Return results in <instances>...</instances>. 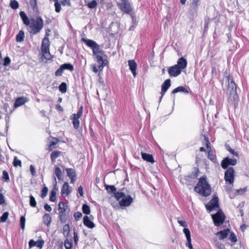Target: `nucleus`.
Returning a JSON list of instances; mask_svg holds the SVG:
<instances>
[{"label": "nucleus", "mask_w": 249, "mask_h": 249, "mask_svg": "<svg viewBox=\"0 0 249 249\" xmlns=\"http://www.w3.org/2000/svg\"><path fill=\"white\" fill-rule=\"evenodd\" d=\"M81 40L92 50L93 55L99 64V69L102 70L108 63L105 52L100 48L99 45L94 40L85 38H82Z\"/></svg>", "instance_id": "nucleus-1"}, {"label": "nucleus", "mask_w": 249, "mask_h": 249, "mask_svg": "<svg viewBox=\"0 0 249 249\" xmlns=\"http://www.w3.org/2000/svg\"><path fill=\"white\" fill-rule=\"evenodd\" d=\"M194 190L195 191L204 196H208L210 195L211 193V188L210 185L206 180V176L205 175H204L199 178Z\"/></svg>", "instance_id": "nucleus-2"}, {"label": "nucleus", "mask_w": 249, "mask_h": 249, "mask_svg": "<svg viewBox=\"0 0 249 249\" xmlns=\"http://www.w3.org/2000/svg\"><path fill=\"white\" fill-rule=\"evenodd\" d=\"M228 92H229V97L228 100L232 104H235L238 101V96L236 91V85L234 82L233 80L229 76L228 77Z\"/></svg>", "instance_id": "nucleus-3"}, {"label": "nucleus", "mask_w": 249, "mask_h": 249, "mask_svg": "<svg viewBox=\"0 0 249 249\" xmlns=\"http://www.w3.org/2000/svg\"><path fill=\"white\" fill-rule=\"evenodd\" d=\"M29 32L36 35L40 32L43 27V20L41 17L38 16L36 19L31 18L30 25H29Z\"/></svg>", "instance_id": "nucleus-4"}, {"label": "nucleus", "mask_w": 249, "mask_h": 249, "mask_svg": "<svg viewBox=\"0 0 249 249\" xmlns=\"http://www.w3.org/2000/svg\"><path fill=\"white\" fill-rule=\"evenodd\" d=\"M105 186L107 192L109 194L112 193L117 200H119L122 197L125 196V191H126V189L124 188L117 192V189L114 185H105Z\"/></svg>", "instance_id": "nucleus-5"}, {"label": "nucleus", "mask_w": 249, "mask_h": 249, "mask_svg": "<svg viewBox=\"0 0 249 249\" xmlns=\"http://www.w3.org/2000/svg\"><path fill=\"white\" fill-rule=\"evenodd\" d=\"M117 4L121 11L126 14H130L132 18H133V14H131L132 8L128 0H120V1H117Z\"/></svg>", "instance_id": "nucleus-6"}, {"label": "nucleus", "mask_w": 249, "mask_h": 249, "mask_svg": "<svg viewBox=\"0 0 249 249\" xmlns=\"http://www.w3.org/2000/svg\"><path fill=\"white\" fill-rule=\"evenodd\" d=\"M58 206L60 220L63 223H65L67 220L66 211L68 208V206L66 203L61 201L59 203Z\"/></svg>", "instance_id": "nucleus-7"}, {"label": "nucleus", "mask_w": 249, "mask_h": 249, "mask_svg": "<svg viewBox=\"0 0 249 249\" xmlns=\"http://www.w3.org/2000/svg\"><path fill=\"white\" fill-rule=\"evenodd\" d=\"M212 217L214 225L219 227L224 223L225 215L221 210H219L216 213L212 215Z\"/></svg>", "instance_id": "nucleus-8"}, {"label": "nucleus", "mask_w": 249, "mask_h": 249, "mask_svg": "<svg viewBox=\"0 0 249 249\" xmlns=\"http://www.w3.org/2000/svg\"><path fill=\"white\" fill-rule=\"evenodd\" d=\"M50 41L48 37H45L42 41L41 50L44 57L47 59H49V55H50L49 52Z\"/></svg>", "instance_id": "nucleus-9"}, {"label": "nucleus", "mask_w": 249, "mask_h": 249, "mask_svg": "<svg viewBox=\"0 0 249 249\" xmlns=\"http://www.w3.org/2000/svg\"><path fill=\"white\" fill-rule=\"evenodd\" d=\"M83 113V107H81L76 114H73L71 117V119L72 120V123L75 129H77L79 126V120L78 119L82 116Z\"/></svg>", "instance_id": "nucleus-10"}, {"label": "nucleus", "mask_w": 249, "mask_h": 249, "mask_svg": "<svg viewBox=\"0 0 249 249\" xmlns=\"http://www.w3.org/2000/svg\"><path fill=\"white\" fill-rule=\"evenodd\" d=\"M234 170L232 167H229L225 172L224 179L226 182L231 184L234 181Z\"/></svg>", "instance_id": "nucleus-11"}, {"label": "nucleus", "mask_w": 249, "mask_h": 249, "mask_svg": "<svg viewBox=\"0 0 249 249\" xmlns=\"http://www.w3.org/2000/svg\"><path fill=\"white\" fill-rule=\"evenodd\" d=\"M237 163V160L235 159H231L229 157L225 158L221 161V167L224 169H228L229 165L234 166Z\"/></svg>", "instance_id": "nucleus-12"}, {"label": "nucleus", "mask_w": 249, "mask_h": 249, "mask_svg": "<svg viewBox=\"0 0 249 249\" xmlns=\"http://www.w3.org/2000/svg\"><path fill=\"white\" fill-rule=\"evenodd\" d=\"M217 207H219V199L218 197L214 195L209 202V204L206 205V208L207 210L212 211L215 208Z\"/></svg>", "instance_id": "nucleus-13"}, {"label": "nucleus", "mask_w": 249, "mask_h": 249, "mask_svg": "<svg viewBox=\"0 0 249 249\" xmlns=\"http://www.w3.org/2000/svg\"><path fill=\"white\" fill-rule=\"evenodd\" d=\"M122 199L119 201V205L121 207H127L131 205L133 201V198L130 195H126L125 194V196L122 197Z\"/></svg>", "instance_id": "nucleus-14"}, {"label": "nucleus", "mask_w": 249, "mask_h": 249, "mask_svg": "<svg viewBox=\"0 0 249 249\" xmlns=\"http://www.w3.org/2000/svg\"><path fill=\"white\" fill-rule=\"evenodd\" d=\"M168 72L170 76L177 77L181 73V71L175 65L168 69Z\"/></svg>", "instance_id": "nucleus-15"}, {"label": "nucleus", "mask_w": 249, "mask_h": 249, "mask_svg": "<svg viewBox=\"0 0 249 249\" xmlns=\"http://www.w3.org/2000/svg\"><path fill=\"white\" fill-rule=\"evenodd\" d=\"M180 70L182 71V70L185 69L187 65V61L184 57H181L179 58L177 62V64L175 65Z\"/></svg>", "instance_id": "nucleus-16"}, {"label": "nucleus", "mask_w": 249, "mask_h": 249, "mask_svg": "<svg viewBox=\"0 0 249 249\" xmlns=\"http://www.w3.org/2000/svg\"><path fill=\"white\" fill-rule=\"evenodd\" d=\"M171 86V81L169 79L166 80L161 86V96L160 97V100L162 98V96L165 94V93L167 91L169 88Z\"/></svg>", "instance_id": "nucleus-17"}, {"label": "nucleus", "mask_w": 249, "mask_h": 249, "mask_svg": "<svg viewBox=\"0 0 249 249\" xmlns=\"http://www.w3.org/2000/svg\"><path fill=\"white\" fill-rule=\"evenodd\" d=\"M44 243V241L43 240L35 241L34 240L31 239L29 242V248H32L34 246H36L41 249L43 246Z\"/></svg>", "instance_id": "nucleus-18"}, {"label": "nucleus", "mask_w": 249, "mask_h": 249, "mask_svg": "<svg viewBox=\"0 0 249 249\" xmlns=\"http://www.w3.org/2000/svg\"><path fill=\"white\" fill-rule=\"evenodd\" d=\"M129 69L131 71L134 77L136 75V69L137 67V63L134 60H129L128 61Z\"/></svg>", "instance_id": "nucleus-19"}, {"label": "nucleus", "mask_w": 249, "mask_h": 249, "mask_svg": "<svg viewBox=\"0 0 249 249\" xmlns=\"http://www.w3.org/2000/svg\"><path fill=\"white\" fill-rule=\"evenodd\" d=\"M71 193V190L70 189V186L69 183L67 182H65L62 187L61 191V194L62 196L65 195L66 196H68Z\"/></svg>", "instance_id": "nucleus-20"}, {"label": "nucleus", "mask_w": 249, "mask_h": 249, "mask_svg": "<svg viewBox=\"0 0 249 249\" xmlns=\"http://www.w3.org/2000/svg\"><path fill=\"white\" fill-rule=\"evenodd\" d=\"M230 231V230L229 229H226L216 232L215 234L216 235H219V239L223 240L227 237Z\"/></svg>", "instance_id": "nucleus-21"}, {"label": "nucleus", "mask_w": 249, "mask_h": 249, "mask_svg": "<svg viewBox=\"0 0 249 249\" xmlns=\"http://www.w3.org/2000/svg\"><path fill=\"white\" fill-rule=\"evenodd\" d=\"M83 223L85 226L90 229H92L95 226L93 222L87 215L85 216L83 218Z\"/></svg>", "instance_id": "nucleus-22"}, {"label": "nucleus", "mask_w": 249, "mask_h": 249, "mask_svg": "<svg viewBox=\"0 0 249 249\" xmlns=\"http://www.w3.org/2000/svg\"><path fill=\"white\" fill-rule=\"evenodd\" d=\"M142 158L144 160L147 162L154 163V160L152 155L145 153H142Z\"/></svg>", "instance_id": "nucleus-23"}, {"label": "nucleus", "mask_w": 249, "mask_h": 249, "mask_svg": "<svg viewBox=\"0 0 249 249\" xmlns=\"http://www.w3.org/2000/svg\"><path fill=\"white\" fill-rule=\"evenodd\" d=\"M199 173V169L197 167H195L194 168V171L189 174L188 176L186 177L184 179V180L188 179V178H197Z\"/></svg>", "instance_id": "nucleus-24"}, {"label": "nucleus", "mask_w": 249, "mask_h": 249, "mask_svg": "<svg viewBox=\"0 0 249 249\" xmlns=\"http://www.w3.org/2000/svg\"><path fill=\"white\" fill-rule=\"evenodd\" d=\"M27 102L26 98L21 97L18 98L15 101L14 106L18 107L23 105L25 102Z\"/></svg>", "instance_id": "nucleus-25"}, {"label": "nucleus", "mask_w": 249, "mask_h": 249, "mask_svg": "<svg viewBox=\"0 0 249 249\" xmlns=\"http://www.w3.org/2000/svg\"><path fill=\"white\" fill-rule=\"evenodd\" d=\"M178 92H183L186 94H188L189 93L188 89L183 86H179L173 89L172 91V93H176Z\"/></svg>", "instance_id": "nucleus-26"}, {"label": "nucleus", "mask_w": 249, "mask_h": 249, "mask_svg": "<svg viewBox=\"0 0 249 249\" xmlns=\"http://www.w3.org/2000/svg\"><path fill=\"white\" fill-rule=\"evenodd\" d=\"M52 221V217L49 213H46L43 216V223L49 227Z\"/></svg>", "instance_id": "nucleus-27"}, {"label": "nucleus", "mask_w": 249, "mask_h": 249, "mask_svg": "<svg viewBox=\"0 0 249 249\" xmlns=\"http://www.w3.org/2000/svg\"><path fill=\"white\" fill-rule=\"evenodd\" d=\"M61 153L62 152L59 151H54L51 153V159L52 164H53L55 162V160L61 155Z\"/></svg>", "instance_id": "nucleus-28"}, {"label": "nucleus", "mask_w": 249, "mask_h": 249, "mask_svg": "<svg viewBox=\"0 0 249 249\" xmlns=\"http://www.w3.org/2000/svg\"><path fill=\"white\" fill-rule=\"evenodd\" d=\"M66 171L67 172V176L69 178H76V174L74 169L72 168H67Z\"/></svg>", "instance_id": "nucleus-29"}, {"label": "nucleus", "mask_w": 249, "mask_h": 249, "mask_svg": "<svg viewBox=\"0 0 249 249\" xmlns=\"http://www.w3.org/2000/svg\"><path fill=\"white\" fill-rule=\"evenodd\" d=\"M24 38V33L23 31L20 30L16 36V41L18 42H22Z\"/></svg>", "instance_id": "nucleus-30"}, {"label": "nucleus", "mask_w": 249, "mask_h": 249, "mask_svg": "<svg viewBox=\"0 0 249 249\" xmlns=\"http://www.w3.org/2000/svg\"><path fill=\"white\" fill-rule=\"evenodd\" d=\"M208 159L213 161V163L217 162V159L215 155L213 154L212 151L210 149L208 153Z\"/></svg>", "instance_id": "nucleus-31"}, {"label": "nucleus", "mask_w": 249, "mask_h": 249, "mask_svg": "<svg viewBox=\"0 0 249 249\" xmlns=\"http://www.w3.org/2000/svg\"><path fill=\"white\" fill-rule=\"evenodd\" d=\"M54 174L59 180H60L62 179V171H61V169L58 166H55Z\"/></svg>", "instance_id": "nucleus-32"}, {"label": "nucleus", "mask_w": 249, "mask_h": 249, "mask_svg": "<svg viewBox=\"0 0 249 249\" xmlns=\"http://www.w3.org/2000/svg\"><path fill=\"white\" fill-rule=\"evenodd\" d=\"M63 70H68L70 71H72L74 70L73 65L70 63H65L61 65Z\"/></svg>", "instance_id": "nucleus-33"}, {"label": "nucleus", "mask_w": 249, "mask_h": 249, "mask_svg": "<svg viewBox=\"0 0 249 249\" xmlns=\"http://www.w3.org/2000/svg\"><path fill=\"white\" fill-rule=\"evenodd\" d=\"M82 212L84 213L89 214L90 213V207L87 204H84L82 206Z\"/></svg>", "instance_id": "nucleus-34"}, {"label": "nucleus", "mask_w": 249, "mask_h": 249, "mask_svg": "<svg viewBox=\"0 0 249 249\" xmlns=\"http://www.w3.org/2000/svg\"><path fill=\"white\" fill-rule=\"evenodd\" d=\"M59 91L63 93H65L67 91V84L62 82L58 87Z\"/></svg>", "instance_id": "nucleus-35"}, {"label": "nucleus", "mask_w": 249, "mask_h": 249, "mask_svg": "<svg viewBox=\"0 0 249 249\" xmlns=\"http://www.w3.org/2000/svg\"><path fill=\"white\" fill-rule=\"evenodd\" d=\"M10 6L13 9H17L18 8L19 4L16 0H11L10 3Z\"/></svg>", "instance_id": "nucleus-36"}, {"label": "nucleus", "mask_w": 249, "mask_h": 249, "mask_svg": "<svg viewBox=\"0 0 249 249\" xmlns=\"http://www.w3.org/2000/svg\"><path fill=\"white\" fill-rule=\"evenodd\" d=\"M72 243L71 240L66 239L64 241V246L66 249H71L72 248Z\"/></svg>", "instance_id": "nucleus-37"}, {"label": "nucleus", "mask_w": 249, "mask_h": 249, "mask_svg": "<svg viewBox=\"0 0 249 249\" xmlns=\"http://www.w3.org/2000/svg\"><path fill=\"white\" fill-rule=\"evenodd\" d=\"M70 232V226L68 224H66L63 227V233L65 236H68Z\"/></svg>", "instance_id": "nucleus-38"}, {"label": "nucleus", "mask_w": 249, "mask_h": 249, "mask_svg": "<svg viewBox=\"0 0 249 249\" xmlns=\"http://www.w3.org/2000/svg\"><path fill=\"white\" fill-rule=\"evenodd\" d=\"M9 213L8 212H4L0 217V222L4 223L7 220Z\"/></svg>", "instance_id": "nucleus-39"}, {"label": "nucleus", "mask_w": 249, "mask_h": 249, "mask_svg": "<svg viewBox=\"0 0 249 249\" xmlns=\"http://www.w3.org/2000/svg\"><path fill=\"white\" fill-rule=\"evenodd\" d=\"M30 205L32 207H36V202L35 200V197L32 196L30 195Z\"/></svg>", "instance_id": "nucleus-40"}, {"label": "nucleus", "mask_w": 249, "mask_h": 249, "mask_svg": "<svg viewBox=\"0 0 249 249\" xmlns=\"http://www.w3.org/2000/svg\"><path fill=\"white\" fill-rule=\"evenodd\" d=\"M229 239L233 243H235L237 241V237L236 235L233 232H231Z\"/></svg>", "instance_id": "nucleus-41"}, {"label": "nucleus", "mask_w": 249, "mask_h": 249, "mask_svg": "<svg viewBox=\"0 0 249 249\" xmlns=\"http://www.w3.org/2000/svg\"><path fill=\"white\" fill-rule=\"evenodd\" d=\"M56 194L54 192L50 191V200L52 202H55L56 199Z\"/></svg>", "instance_id": "nucleus-42"}, {"label": "nucleus", "mask_w": 249, "mask_h": 249, "mask_svg": "<svg viewBox=\"0 0 249 249\" xmlns=\"http://www.w3.org/2000/svg\"><path fill=\"white\" fill-rule=\"evenodd\" d=\"M48 191V189L46 186H44L41 190V197L43 198L46 196Z\"/></svg>", "instance_id": "nucleus-43"}, {"label": "nucleus", "mask_w": 249, "mask_h": 249, "mask_svg": "<svg viewBox=\"0 0 249 249\" xmlns=\"http://www.w3.org/2000/svg\"><path fill=\"white\" fill-rule=\"evenodd\" d=\"M20 223L21 229L23 230L25 229V218L24 216H21L20 218Z\"/></svg>", "instance_id": "nucleus-44"}, {"label": "nucleus", "mask_w": 249, "mask_h": 249, "mask_svg": "<svg viewBox=\"0 0 249 249\" xmlns=\"http://www.w3.org/2000/svg\"><path fill=\"white\" fill-rule=\"evenodd\" d=\"M2 178V179L5 180V181L7 182L9 180V175L6 171H3Z\"/></svg>", "instance_id": "nucleus-45"}, {"label": "nucleus", "mask_w": 249, "mask_h": 249, "mask_svg": "<svg viewBox=\"0 0 249 249\" xmlns=\"http://www.w3.org/2000/svg\"><path fill=\"white\" fill-rule=\"evenodd\" d=\"M13 165L15 167L18 166H21V161L20 160H18L16 157H15L13 161Z\"/></svg>", "instance_id": "nucleus-46"}, {"label": "nucleus", "mask_w": 249, "mask_h": 249, "mask_svg": "<svg viewBox=\"0 0 249 249\" xmlns=\"http://www.w3.org/2000/svg\"><path fill=\"white\" fill-rule=\"evenodd\" d=\"M226 146L227 150L228 151H229L231 154H232V155H233L236 157L239 156L238 154L236 152H235L233 149L231 148L230 146L227 145H226Z\"/></svg>", "instance_id": "nucleus-47"}, {"label": "nucleus", "mask_w": 249, "mask_h": 249, "mask_svg": "<svg viewBox=\"0 0 249 249\" xmlns=\"http://www.w3.org/2000/svg\"><path fill=\"white\" fill-rule=\"evenodd\" d=\"M96 5L97 2L95 0H93L88 4V7L90 9L94 8L96 6Z\"/></svg>", "instance_id": "nucleus-48"}, {"label": "nucleus", "mask_w": 249, "mask_h": 249, "mask_svg": "<svg viewBox=\"0 0 249 249\" xmlns=\"http://www.w3.org/2000/svg\"><path fill=\"white\" fill-rule=\"evenodd\" d=\"M107 0H101V2L102 5L106 4V7L107 9L111 8L112 6V5L111 4V3H110L109 2H108L107 3Z\"/></svg>", "instance_id": "nucleus-49"}, {"label": "nucleus", "mask_w": 249, "mask_h": 249, "mask_svg": "<svg viewBox=\"0 0 249 249\" xmlns=\"http://www.w3.org/2000/svg\"><path fill=\"white\" fill-rule=\"evenodd\" d=\"M82 216V214L80 212H75L73 214V216L76 221H78Z\"/></svg>", "instance_id": "nucleus-50"}, {"label": "nucleus", "mask_w": 249, "mask_h": 249, "mask_svg": "<svg viewBox=\"0 0 249 249\" xmlns=\"http://www.w3.org/2000/svg\"><path fill=\"white\" fill-rule=\"evenodd\" d=\"M29 2L34 10L37 9V0H30Z\"/></svg>", "instance_id": "nucleus-51"}, {"label": "nucleus", "mask_w": 249, "mask_h": 249, "mask_svg": "<svg viewBox=\"0 0 249 249\" xmlns=\"http://www.w3.org/2000/svg\"><path fill=\"white\" fill-rule=\"evenodd\" d=\"M58 141H59V140L57 138H53V141L51 142L50 143V146L49 148V150L50 151L52 150V148H51V146L53 145H55L58 142Z\"/></svg>", "instance_id": "nucleus-52"}, {"label": "nucleus", "mask_w": 249, "mask_h": 249, "mask_svg": "<svg viewBox=\"0 0 249 249\" xmlns=\"http://www.w3.org/2000/svg\"><path fill=\"white\" fill-rule=\"evenodd\" d=\"M55 0V2L54 3V6H55V11L57 12V13H59L60 10H61V6H60V4L58 3V0Z\"/></svg>", "instance_id": "nucleus-53"}, {"label": "nucleus", "mask_w": 249, "mask_h": 249, "mask_svg": "<svg viewBox=\"0 0 249 249\" xmlns=\"http://www.w3.org/2000/svg\"><path fill=\"white\" fill-rule=\"evenodd\" d=\"M11 62V60L8 56H6L4 58L3 65L4 66H8Z\"/></svg>", "instance_id": "nucleus-54"}, {"label": "nucleus", "mask_w": 249, "mask_h": 249, "mask_svg": "<svg viewBox=\"0 0 249 249\" xmlns=\"http://www.w3.org/2000/svg\"><path fill=\"white\" fill-rule=\"evenodd\" d=\"M183 232L185 234L187 239L191 238L190 231V230L186 228L185 227L184 228V229H183Z\"/></svg>", "instance_id": "nucleus-55"}, {"label": "nucleus", "mask_w": 249, "mask_h": 249, "mask_svg": "<svg viewBox=\"0 0 249 249\" xmlns=\"http://www.w3.org/2000/svg\"><path fill=\"white\" fill-rule=\"evenodd\" d=\"M63 71L64 70L62 67L61 66H60V68L56 71L55 72V75L57 76H61L63 72Z\"/></svg>", "instance_id": "nucleus-56"}, {"label": "nucleus", "mask_w": 249, "mask_h": 249, "mask_svg": "<svg viewBox=\"0 0 249 249\" xmlns=\"http://www.w3.org/2000/svg\"><path fill=\"white\" fill-rule=\"evenodd\" d=\"M23 22V23L27 25V26H29V25H30V23H31V19H29V18H28V17L25 18H23L22 19Z\"/></svg>", "instance_id": "nucleus-57"}, {"label": "nucleus", "mask_w": 249, "mask_h": 249, "mask_svg": "<svg viewBox=\"0 0 249 249\" xmlns=\"http://www.w3.org/2000/svg\"><path fill=\"white\" fill-rule=\"evenodd\" d=\"M186 246L188 247L190 249H193V246L191 243V238L187 239V242L186 243Z\"/></svg>", "instance_id": "nucleus-58"}, {"label": "nucleus", "mask_w": 249, "mask_h": 249, "mask_svg": "<svg viewBox=\"0 0 249 249\" xmlns=\"http://www.w3.org/2000/svg\"><path fill=\"white\" fill-rule=\"evenodd\" d=\"M54 181L55 182V184L53 186V188L51 191H53V192H54L55 193H56V192L58 191V189L57 187L56 179L55 177H54Z\"/></svg>", "instance_id": "nucleus-59"}, {"label": "nucleus", "mask_w": 249, "mask_h": 249, "mask_svg": "<svg viewBox=\"0 0 249 249\" xmlns=\"http://www.w3.org/2000/svg\"><path fill=\"white\" fill-rule=\"evenodd\" d=\"M30 170L31 173V174L33 176H35L36 175V170L35 168L33 165H31L30 166Z\"/></svg>", "instance_id": "nucleus-60"}, {"label": "nucleus", "mask_w": 249, "mask_h": 249, "mask_svg": "<svg viewBox=\"0 0 249 249\" xmlns=\"http://www.w3.org/2000/svg\"><path fill=\"white\" fill-rule=\"evenodd\" d=\"M204 140L206 142V147L208 148H210L211 149V147H210V146H211V143H210V142H209V139L208 137L205 136L204 137Z\"/></svg>", "instance_id": "nucleus-61"}, {"label": "nucleus", "mask_w": 249, "mask_h": 249, "mask_svg": "<svg viewBox=\"0 0 249 249\" xmlns=\"http://www.w3.org/2000/svg\"><path fill=\"white\" fill-rule=\"evenodd\" d=\"M178 222L180 224V225L183 227H186L187 226V224L185 221L179 220L178 219Z\"/></svg>", "instance_id": "nucleus-62"}, {"label": "nucleus", "mask_w": 249, "mask_h": 249, "mask_svg": "<svg viewBox=\"0 0 249 249\" xmlns=\"http://www.w3.org/2000/svg\"><path fill=\"white\" fill-rule=\"evenodd\" d=\"M73 235L74 243L75 244H77L78 241V237L77 235V233L76 232H74Z\"/></svg>", "instance_id": "nucleus-63"}, {"label": "nucleus", "mask_w": 249, "mask_h": 249, "mask_svg": "<svg viewBox=\"0 0 249 249\" xmlns=\"http://www.w3.org/2000/svg\"><path fill=\"white\" fill-rule=\"evenodd\" d=\"M5 201L4 198V196L2 194L0 193V205H2L5 203Z\"/></svg>", "instance_id": "nucleus-64"}]
</instances>
